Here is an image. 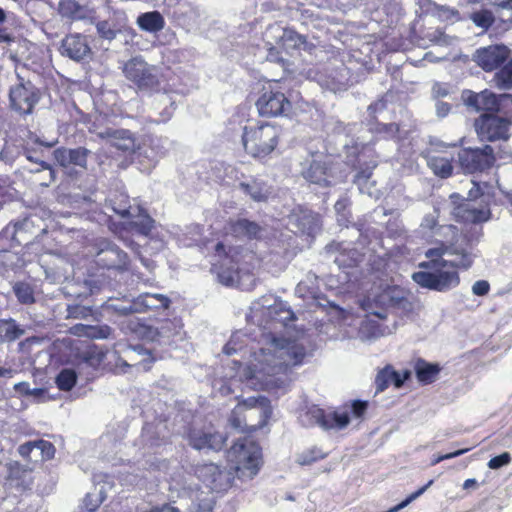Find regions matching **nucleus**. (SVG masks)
Instances as JSON below:
<instances>
[{"mask_svg":"<svg viewBox=\"0 0 512 512\" xmlns=\"http://www.w3.org/2000/svg\"><path fill=\"white\" fill-rule=\"evenodd\" d=\"M305 356L303 344L272 336L265 346L252 353L241 377L248 387L255 390L284 387L289 381L288 373L301 365Z\"/></svg>","mask_w":512,"mask_h":512,"instance_id":"1","label":"nucleus"},{"mask_svg":"<svg viewBox=\"0 0 512 512\" xmlns=\"http://www.w3.org/2000/svg\"><path fill=\"white\" fill-rule=\"evenodd\" d=\"M428 261L419 267L425 270L412 274V279L420 287L437 292H448L460 283L456 268L468 269L475 258L471 246L446 245L430 248L425 252Z\"/></svg>","mask_w":512,"mask_h":512,"instance_id":"2","label":"nucleus"},{"mask_svg":"<svg viewBox=\"0 0 512 512\" xmlns=\"http://www.w3.org/2000/svg\"><path fill=\"white\" fill-rule=\"evenodd\" d=\"M272 415L268 398L249 397L240 402L232 411L230 425L240 431H256L263 428Z\"/></svg>","mask_w":512,"mask_h":512,"instance_id":"3","label":"nucleus"},{"mask_svg":"<svg viewBox=\"0 0 512 512\" xmlns=\"http://www.w3.org/2000/svg\"><path fill=\"white\" fill-rule=\"evenodd\" d=\"M123 329L142 340L155 342L159 345L177 346L180 341L184 340L185 336L183 325L177 318L166 319L159 322L157 326L147 325L138 318H134L128 320Z\"/></svg>","mask_w":512,"mask_h":512,"instance_id":"4","label":"nucleus"},{"mask_svg":"<svg viewBox=\"0 0 512 512\" xmlns=\"http://www.w3.org/2000/svg\"><path fill=\"white\" fill-rule=\"evenodd\" d=\"M280 135V127L271 123L244 126L242 144L245 151L252 157L264 158L274 151Z\"/></svg>","mask_w":512,"mask_h":512,"instance_id":"5","label":"nucleus"},{"mask_svg":"<svg viewBox=\"0 0 512 512\" xmlns=\"http://www.w3.org/2000/svg\"><path fill=\"white\" fill-rule=\"evenodd\" d=\"M261 455L260 446L248 438L239 439L227 452L230 469L239 479H252L258 473Z\"/></svg>","mask_w":512,"mask_h":512,"instance_id":"6","label":"nucleus"},{"mask_svg":"<svg viewBox=\"0 0 512 512\" xmlns=\"http://www.w3.org/2000/svg\"><path fill=\"white\" fill-rule=\"evenodd\" d=\"M123 73L129 81L134 83L139 91L154 93L160 91V68L148 64L142 56H135L123 65Z\"/></svg>","mask_w":512,"mask_h":512,"instance_id":"7","label":"nucleus"},{"mask_svg":"<svg viewBox=\"0 0 512 512\" xmlns=\"http://www.w3.org/2000/svg\"><path fill=\"white\" fill-rule=\"evenodd\" d=\"M252 317L259 318L260 325L265 329H276L277 325L287 326L295 319L294 312L287 303L273 296H265L255 302L251 308Z\"/></svg>","mask_w":512,"mask_h":512,"instance_id":"8","label":"nucleus"},{"mask_svg":"<svg viewBox=\"0 0 512 512\" xmlns=\"http://www.w3.org/2000/svg\"><path fill=\"white\" fill-rule=\"evenodd\" d=\"M109 202L116 214L130 220L129 226L131 230L144 236L151 232L154 220L140 206H132L128 195L120 192L111 197Z\"/></svg>","mask_w":512,"mask_h":512,"instance_id":"9","label":"nucleus"},{"mask_svg":"<svg viewBox=\"0 0 512 512\" xmlns=\"http://www.w3.org/2000/svg\"><path fill=\"white\" fill-rule=\"evenodd\" d=\"M171 300L160 293H142L131 301H116L107 304L110 309L120 315L133 313H146L150 311L166 310L170 307Z\"/></svg>","mask_w":512,"mask_h":512,"instance_id":"10","label":"nucleus"},{"mask_svg":"<svg viewBox=\"0 0 512 512\" xmlns=\"http://www.w3.org/2000/svg\"><path fill=\"white\" fill-rule=\"evenodd\" d=\"M320 86L333 91L346 90L349 86L359 82L358 74L351 72V68L342 62L328 63L315 72L313 77Z\"/></svg>","mask_w":512,"mask_h":512,"instance_id":"11","label":"nucleus"},{"mask_svg":"<svg viewBox=\"0 0 512 512\" xmlns=\"http://www.w3.org/2000/svg\"><path fill=\"white\" fill-rule=\"evenodd\" d=\"M93 255L95 264L103 269L124 272L129 268L127 253L109 239H97L93 245Z\"/></svg>","mask_w":512,"mask_h":512,"instance_id":"12","label":"nucleus"},{"mask_svg":"<svg viewBox=\"0 0 512 512\" xmlns=\"http://www.w3.org/2000/svg\"><path fill=\"white\" fill-rule=\"evenodd\" d=\"M299 422L303 427L319 426L324 430H342L349 424L348 411L326 413L318 406H311L300 414Z\"/></svg>","mask_w":512,"mask_h":512,"instance_id":"13","label":"nucleus"},{"mask_svg":"<svg viewBox=\"0 0 512 512\" xmlns=\"http://www.w3.org/2000/svg\"><path fill=\"white\" fill-rule=\"evenodd\" d=\"M19 80V83L10 88V106L14 111L28 115L40 99L39 91L31 81H24L22 78Z\"/></svg>","mask_w":512,"mask_h":512,"instance_id":"14","label":"nucleus"},{"mask_svg":"<svg viewBox=\"0 0 512 512\" xmlns=\"http://www.w3.org/2000/svg\"><path fill=\"white\" fill-rule=\"evenodd\" d=\"M495 161L493 148H464L458 153V163L465 173L482 172L489 169Z\"/></svg>","mask_w":512,"mask_h":512,"instance_id":"15","label":"nucleus"},{"mask_svg":"<svg viewBox=\"0 0 512 512\" xmlns=\"http://www.w3.org/2000/svg\"><path fill=\"white\" fill-rule=\"evenodd\" d=\"M509 121L492 114H483L475 121V130L481 141L493 142L509 138Z\"/></svg>","mask_w":512,"mask_h":512,"instance_id":"16","label":"nucleus"},{"mask_svg":"<svg viewBox=\"0 0 512 512\" xmlns=\"http://www.w3.org/2000/svg\"><path fill=\"white\" fill-rule=\"evenodd\" d=\"M215 251L218 256L224 255V259L220 263L217 268V276L219 282L226 286H233L239 280V252L237 248L229 247L228 252L226 251V246L219 242L215 246Z\"/></svg>","mask_w":512,"mask_h":512,"instance_id":"17","label":"nucleus"},{"mask_svg":"<svg viewBox=\"0 0 512 512\" xmlns=\"http://www.w3.org/2000/svg\"><path fill=\"white\" fill-rule=\"evenodd\" d=\"M195 474L210 489L209 491L221 492L231 486V473L214 463L198 465Z\"/></svg>","mask_w":512,"mask_h":512,"instance_id":"18","label":"nucleus"},{"mask_svg":"<svg viewBox=\"0 0 512 512\" xmlns=\"http://www.w3.org/2000/svg\"><path fill=\"white\" fill-rule=\"evenodd\" d=\"M287 225L294 233L313 237L320 230V219L310 209L299 206L288 216Z\"/></svg>","mask_w":512,"mask_h":512,"instance_id":"19","label":"nucleus"},{"mask_svg":"<svg viewBox=\"0 0 512 512\" xmlns=\"http://www.w3.org/2000/svg\"><path fill=\"white\" fill-rule=\"evenodd\" d=\"M261 116L276 117L286 115L291 110V103L279 91L265 90L256 102Z\"/></svg>","mask_w":512,"mask_h":512,"instance_id":"20","label":"nucleus"},{"mask_svg":"<svg viewBox=\"0 0 512 512\" xmlns=\"http://www.w3.org/2000/svg\"><path fill=\"white\" fill-rule=\"evenodd\" d=\"M510 56L505 45H491L476 50L474 61L485 71H493L504 65Z\"/></svg>","mask_w":512,"mask_h":512,"instance_id":"21","label":"nucleus"},{"mask_svg":"<svg viewBox=\"0 0 512 512\" xmlns=\"http://www.w3.org/2000/svg\"><path fill=\"white\" fill-rule=\"evenodd\" d=\"M396 304H398V299L392 296L390 289H385L378 294L365 298L361 302V307L368 315L385 319L387 308L394 307Z\"/></svg>","mask_w":512,"mask_h":512,"instance_id":"22","label":"nucleus"},{"mask_svg":"<svg viewBox=\"0 0 512 512\" xmlns=\"http://www.w3.org/2000/svg\"><path fill=\"white\" fill-rule=\"evenodd\" d=\"M327 251L337 253L334 262L340 269H353L363 260V254L355 247H351L350 243L333 242L327 246Z\"/></svg>","mask_w":512,"mask_h":512,"instance_id":"23","label":"nucleus"},{"mask_svg":"<svg viewBox=\"0 0 512 512\" xmlns=\"http://www.w3.org/2000/svg\"><path fill=\"white\" fill-rule=\"evenodd\" d=\"M97 137L106 140L111 146L118 150L128 152L135 151V139L129 130L105 128L103 130L90 129Z\"/></svg>","mask_w":512,"mask_h":512,"instance_id":"24","label":"nucleus"},{"mask_svg":"<svg viewBox=\"0 0 512 512\" xmlns=\"http://www.w3.org/2000/svg\"><path fill=\"white\" fill-rule=\"evenodd\" d=\"M60 52L72 60L80 61L91 52L87 39L84 35L75 33L67 35L62 41Z\"/></svg>","mask_w":512,"mask_h":512,"instance_id":"25","label":"nucleus"},{"mask_svg":"<svg viewBox=\"0 0 512 512\" xmlns=\"http://www.w3.org/2000/svg\"><path fill=\"white\" fill-rule=\"evenodd\" d=\"M54 158L57 163L62 167H69L71 165L87 169L88 157L91 151L85 147L66 148L60 147L54 150Z\"/></svg>","mask_w":512,"mask_h":512,"instance_id":"26","label":"nucleus"},{"mask_svg":"<svg viewBox=\"0 0 512 512\" xmlns=\"http://www.w3.org/2000/svg\"><path fill=\"white\" fill-rule=\"evenodd\" d=\"M303 177L310 183L328 186L332 182V168L321 156L313 159L309 166L302 171Z\"/></svg>","mask_w":512,"mask_h":512,"instance_id":"27","label":"nucleus"},{"mask_svg":"<svg viewBox=\"0 0 512 512\" xmlns=\"http://www.w3.org/2000/svg\"><path fill=\"white\" fill-rule=\"evenodd\" d=\"M188 437L190 445L196 450L209 449L219 451L226 442V437L219 432L210 433L201 430H192Z\"/></svg>","mask_w":512,"mask_h":512,"instance_id":"28","label":"nucleus"},{"mask_svg":"<svg viewBox=\"0 0 512 512\" xmlns=\"http://www.w3.org/2000/svg\"><path fill=\"white\" fill-rule=\"evenodd\" d=\"M171 142L166 137L152 136L149 137L141 147H138V156H143L148 159L150 163L155 164L162 157L166 155Z\"/></svg>","mask_w":512,"mask_h":512,"instance_id":"29","label":"nucleus"},{"mask_svg":"<svg viewBox=\"0 0 512 512\" xmlns=\"http://www.w3.org/2000/svg\"><path fill=\"white\" fill-rule=\"evenodd\" d=\"M439 211L434 208L431 213L426 214L420 224V230L429 237L454 236L457 228L453 225L438 224Z\"/></svg>","mask_w":512,"mask_h":512,"instance_id":"30","label":"nucleus"},{"mask_svg":"<svg viewBox=\"0 0 512 512\" xmlns=\"http://www.w3.org/2000/svg\"><path fill=\"white\" fill-rule=\"evenodd\" d=\"M239 188L253 201L265 202L273 193L272 186L260 177L250 178L239 183Z\"/></svg>","mask_w":512,"mask_h":512,"instance_id":"31","label":"nucleus"},{"mask_svg":"<svg viewBox=\"0 0 512 512\" xmlns=\"http://www.w3.org/2000/svg\"><path fill=\"white\" fill-rule=\"evenodd\" d=\"M455 216L463 222L481 223L490 217V211L486 206L478 207L473 201H466L455 210Z\"/></svg>","mask_w":512,"mask_h":512,"instance_id":"32","label":"nucleus"},{"mask_svg":"<svg viewBox=\"0 0 512 512\" xmlns=\"http://www.w3.org/2000/svg\"><path fill=\"white\" fill-rule=\"evenodd\" d=\"M504 97H508V95L498 96L489 90H484L480 93L471 94L467 98L466 103L478 111H498L500 109V100Z\"/></svg>","mask_w":512,"mask_h":512,"instance_id":"33","label":"nucleus"},{"mask_svg":"<svg viewBox=\"0 0 512 512\" xmlns=\"http://www.w3.org/2000/svg\"><path fill=\"white\" fill-rule=\"evenodd\" d=\"M114 19L102 20L96 23V30L98 35L106 40H113L121 31L126 20L125 14L120 11L113 12Z\"/></svg>","mask_w":512,"mask_h":512,"instance_id":"34","label":"nucleus"},{"mask_svg":"<svg viewBox=\"0 0 512 512\" xmlns=\"http://www.w3.org/2000/svg\"><path fill=\"white\" fill-rule=\"evenodd\" d=\"M58 12L62 18L70 21L87 19L90 16V9L76 0H61L58 5Z\"/></svg>","mask_w":512,"mask_h":512,"instance_id":"35","label":"nucleus"},{"mask_svg":"<svg viewBox=\"0 0 512 512\" xmlns=\"http://www.w3.org/2000/svg\"><path fill=\"white\" fill-rule=\"evenodd\" d=\"M271 30H275L279 33V41L285 49H304L308 47L306 37L297 33L292 29H284L280 27H271Z\"/></svg>","mask_w":512,"mask_h":512,"instance_id":"36","label":"nucleus"},{"mask_svg":"<svg viewBox=\"0 0 512 512\" xmlns=\"http://www.w3.org/2000/svg\"><path fill=\"white\" fill-rule=\"evenodd\" d=\"M160 427L153 424H146L142 429L140 442L143 449L152 450L159 448L166 443L165 437L160 436Z\"/></svg>","mask_w":512,"mask_h":512,"instance_id":"37","label":"nucleus"},{"mask_svg":"<svg viewBox=\"0 0 512 512\" xmlns=\"http://www.w3.org/2000/svg\"><path fill=\"white\" fill-rule=\"evenodd\" d=\"M137 25L144 31L157 33L165 26L164 17L158 11L145 12L138 16Z\"/></svg>","mask_w":512,"mask_h":512,"instance_id":"38","label":"nucleus"},{"mask_svg":"<svg viewBox=\"0 0 512 512\" xmlns=\"http://www.w3.org/2000/svg\"><path fill=\"white\" fill-rule=\"evenodd\" d=\"M440 366L438 364L428 363L419 359L415 364V373L419 382L430 384L436 380Z\"/></svg>","mask_w":512,"mask_h":512,"instance_id":"39","label":"nucleus"},{"mask_svg":"<svg viewBox=\"0 0 512 512\" xmlns=\"http://www.w3.org/2000/svg\"><path fill=\"white\" fill-rule=\"evenodd\" d=\"M25 330L14 319H0V341L13 342L23 336Z\"/></svg>","mask_w":512,"mask_h":512,"instance_id":"40","label":"nucleus"},{"mask_svg":"<svg viewBox=\"0 0 512 512\" xmlns=\"http://www.w3.org/2000/svg\"><path fill=\"white\" fill-rule=\"evenodd\" d=\"M215 499L211 491H198L187 512H212Z\"/></svg>","mask_w":512,"mask_h":512,"instance_id":"41","label":"nucleus"},{"mask_svg":"<svg viewBox=\"0 0 512 512\" xmlns=\"http://www.w3.org/2000/svg\"><path fill=\"white\" fill-rule=\"evenodd\" d=\"M426 160L427 165L435 175L441 178H447L452 174L453 166L449 159L440 156L429 155L427 156Z\"/></svg>","mask_w":512,"mask_h":512,"instance_id":"42","label":"nucleus"},{"mask_svg":"<svg viewBox=\"0 0 512 512\" xmlns=\"http://www.w3.org/2000/svg\"><path fill=\"white\" fill-rule=\"evenodd\" d=\"M491 81L501 90H512V59L499 68Z\"/></svg>","mask_w":512,"mask_h":512,"instance_id":"43","label":"nucleus"},{"mask_svg":"<svg viewBox=\"0 0 512 512\" xmlns=\"http://www.w3.org/2000/svg\"><path fill=\"white\" fill-rule=\"evenodd\" d=\"M105 483L95 487V492L88 493L83 500V507L86 512H94L105 500Z\"/></svg>","mask_w":512,"mask_h":512,"instance_id":"44","label":"nucleus"},{"mask_svg":"<svg viewBox=\"0 0 512 512\" xmlns=\"http://www.w3.org/2000/svg\"><path fill=\"white\" fill-rule=\"evenodd\" d=\"M13 291L21 304L30 305L35 302L34 290L29 283L16 282L13 286Z\"/></svg>","mask_w":512,"mask_h":512,"instance_id":"45","label":"nucleus"},{"mask_svg":"<svg viewBox=\"0 0 512 512\" xmlns=\"http://www.w3.org/2000/svg\"><path fill=\"white\" fill-rule=\"evenodd\" d=\"M248 337L241 331L232 334L228 343L224 346L223 352L227 355L238 353L247 345Z\"/></svg>","mask_w":512,"mask_h":512,"instance_id":"46","label":"nucleus"},{"mask_svg":"<svg viewBox=\"0 0 512 512\" xmlns=\"http://www.w3.org/2000/svg\"><path fill=\"white\" fill-rule=\"evenodd\" d=\"M74 329L78 330L81 329L82 332L79 333L80 335L87 336L89 338L93 339H107L110 337L112 330L109 326L103 325V326H84L81 327L75 326Z\"/></svg>","mask_w":512,"mask_h":512,"instance_id":"47","label":"nucleus"},{"mask_svg":"<svg viewBox=\"0 0 512 512\" xmlns=\"http://www.w3.org/2000/svg\"><path fill=\"white\" fill-rule=\"evenodd\" d=\"M77 374L73 369L65 368L56 377V384L60 390L70 391L76 384Z\"/></svg>","mask_w":512,"mask_h":512,"instance_id":"48","label":"nucleus"},{"mask_svg":"<svg viewBox=\"0 0 512 512\" xmlns=\"http://www.w3.org/2000/svg\"><path fill=\"white\" fill-rule=\"evenodd\" d=\"M425 38L429 42L439 46H450L453 45L455 41L454 37L445 34L440 29H433L427 31L425 34Z\"/></svg>","mask_w":512,"mask_h":512,"instance_id":"49","label":"nucleus"},{"mask_svg":"<svg viewBox=\"0 0 512 512\" xmlns=\"http://www.w3.org/2000/svg\"><path fill=\"white\" fill-rule=\"evenodd\" d=\"M376 167V164H373L372 167H367L366 169H362L359 171L354 178V183L358 186L359 191L363 194L372 195V191L370 186H368L369 179L372 175V169Z\"/></svg>","mask_w":512,"mask_h":512,"instance_id":"50","label":"nucleus"},{"mask_svg":"<svg viewBox=\"0 0 512 512\" xmlns=\"http://www.w3.org/2000/svg\"><path fill=\"white\" fill-rule=\"evenodd\" d=\"M368 409V402L363 400H353L349 405H345L338 411H348V417L350 414L354 419H362Z\"/></svg>","mask_w":512,"mask_h":512,"instance_id":"51","label":"nucleus"},{"mask_svg":"<svg viewBox=\"0 0 512 512\" xmlns=\"http://www.w3.org/2000/svg\"><path fill=\"white\" fill-rule=\"evenodd\" d=\"M394 375V369L391 366H386L378 372L375 378L376 392L384 391L390 384Z\"/></svg>","mask_w":512,"mask_h":512,"instance_id":"52","label":"nucleus"},{"mask_svg":"<svg viewBox=\"0 0 512 512\" xmlns=\"http://www.w3.org/2000/svg\"><path fill=\"white\" fill-rule=\"evenodd\" d=\"M356 124H344L343 122L337 121L334 124L333 132L338 135L339 137H343L344 139L341 140V143L343 144V147H348L350 144H353V139L351 141H348V137L350 136L351 132L355 129Z\"/></svg>","mask_w":512,"mask_h":512,"instance_id":"53","label":"nucleus"},{"mask_svg":"<svg viewBox=\"0 0 512 512\" xmlns=\"http://www.w3.org/2000/svg\"><path fill=\"white\" fill-rule=\"evenodd\" d=\"M324 457L325 454L320 449L313 447L300 453L297 456L296 461L300 465H310L319 459H323Z\"/></svg>","mask_w":512,"mask_h":512,"instance_id":"54","label":"nucleus"},{"mask_svg":"<svg viewBox=\"0 0 512 512\" xmlns=\"http://www.w3.org/2000/svg\"><path fill=\"white\" fill-rule=\"evenodd\" d=\"M470 18L476 26L485 30L491 26L494 20L492 13L488 10L474 12Z\"/></svg>","mask_w":512,"mask_h":512,"instance_id":"55","label":"nucleus"},{"mask_svg":"<svg viewBox=\"0 0 512 512\" xmlns=\"http://www.w3.org/2000/svg\"><path fill=\"white\" fill-rule=\"evenodd\" d=\"M512 458L510 453L503 452L502 454L491 458L488 462V467L492 470L500 469L510 464Z\"/></svg>","mask_w":512,"mask_h":512,"instance_id":"56","label":"nucleus"},{"mask_svg":"<svg viewBox=\"0 0 512 512\" xmlns=\"http://www.w3.org/2000/svg\"><path fill=\"white\" fill-rule=\"evenodd\" d=\"M36 450L40 451L42 459H52L55 455V447L52 443L45 440L36 441Z\"/></svg>","mask_w":512,"mask_h":512,"instance_id":"57","label":"nucleus"},{"mask_svg":"<svg viewBox=\"0 0 512 512\" xmlns=\"http://www.w3.org/2000/svg\"><path fill=\"white\" fill-rule=\"evenodd\" d=\"M496 5L500 8L501 18L505 22H512V0H495Z\"/></svg>","mask_w":512,"mask_h":512,"instance_id":"58","label":"nucleus"},{"mask_svg":"<svg viewBox=\"0 0 512 512\" xmlns=\"http://www.w3.org/2000/svg\"><path fill=\"white\" fill-rule=\"evenodd\" d=\"M91 315V309L86 306L74 305L68 307V317L84 319Z\"/></svg>","mask_w":512,"mask_h":512,"instance_id":"59","label":"nucleus"},{"mask_svg":"<svg viewBox=\"0 0 512 512\" xmlns=\"http://www.w3.org/2000/svg\"><path fill=\"white\" fill-rule=\"evenodd\" d=\"M159 97H160V101L161 102H169L170 106L169 107H165L163 109V111L160 112L161 118L159 120H156V121L157 122H166L172 116V113H173V110H174V108H173L174 102L171 101L170 97L166 93H163V94L159 95Z\"/></svg>","mask_w":512,"mask_h":512,"instance_id":"60","label":"nucleus"},{"mask_svg":"<svg viewBox=\"0 0 512 512\" xmlns=\"http://www.w3.org/2000/svg\"><path fill=\"white\" fill-rule=\"evenodd\" d=\"M246 219H238L229 225V230L236 237H246Z\"/></svg>","mask_w":512,"mask_h":512,"instance_id":"61","label":"nucleus"},{"mask_svg":"<svg viewBox=\"0 0 512 512\" xmlns=\"http://www.w3.org/2000/svg\"><path fill=\"white\" fill-rule=\"evenodd\" d=\"M145 465L149 466L147 469L153 471H165L168 468V463L165 460L155 456L145 460Z\"/></svg>","mask_w":512,"mask_h":512,"instance_id":"62","label":"nucleus"},{"mask_svg":"<svg viewBox=\"0 0 512 512\" xmlns=\"http://www.w3.org/2000/svg\"><path fill=\"white\" fill-rule=\"evenodd\" d=\"M33 225V220L31 217L25 218L21 222H17L14 225L15 233L14 238L20 241L21 234L28 231V229Z\"/></svg>","mask_w":512,"mask_h":512,"instance_id":"63","label":"nucleus"},{"mask_svg":"<svg viewBox=\"0 0 512 512\" xmlns=\"http://www.w3.org/2000/svg\"><path fill=\"white\" fill-rule=\"evenodd\" d=\"M490 290V284L486 280H478L472 285V293L476 296H485Z\"/></svg>","mask_w":512,"mask_h":512,"instance_id":"64","label":"nucleus"}]
</instances>
